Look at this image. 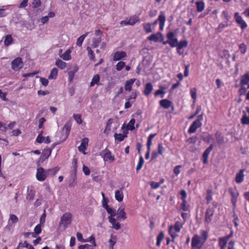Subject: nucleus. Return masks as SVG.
I'll use <instances>...</instances> for the list:
<instances>
[{
	"mask_svg": "<svg viewBox=\"0 0 249 249\" xmlns=\"http://www.w3.org/2000/svg\"><path fill=\"white\" fill-rule=\"evenodd\" d=\"M71 221L72 215L70 213H64L61 217L58 230L60 231H64L71 223Z\"/></svg>",
	"mask_w": 249,
	"mask_h": 249,
	"instance_id": "f257e3e1",
	"label": "nucleus"
},
{
	"mask_svg": "<svg viewBox=\"0 0 249 249\" xmlns=\"http://www.w3.org/2000/svg\"><path fill=\"white\" fill-rule=\"evenodd\" d=\"M183 224L179 221H176L174 226H170L169 228V233L173 238L172 242L174 241V239L178 237V235L177 232L180 231L182 228Z\"/></svg>",
	"mask_w": 249,
	"mask_h": 249,
	"instance_id": "f03ea898",
	"label": "nucleus"
},
{
	"mask_svg": "<svg viewBox=\"0 0 249 249\" xmlns=\"http://www.w3.org/2000/svg\"><path fill=\"white\" fill-rule=\"evenodd\" d=\"M203 114H201L197 117V119L195 120L190 126L188 129V133H193L196 132V130L200 127L201 125V121L203 120Z\"/></svg>",
	"mask_w": 249,
	"mask_h": 249,
	"instance_id": "7ed1b4c3",
	"label": "nucleus"
},
{
	"mask_svg": "<svg viewBox=\"0 0 249 249\" xmlns=\"http://www.w3.org/2000/svg\"><path fill=\"white\" fill-rule=\"evenodd\" d=\"M229 192L231 196V202L233 205V210H234L236 206L237 198L239 196V193L236 188H230Z\"/></svg>",
	"mask_w": 249,
	"mask_h": 249,
	"instance_id": "20e7f679",
	"label": "nucleus"
},
{
	"mask_svg": "<svg viewBox=\"0 0 249 249\" xmlns=\"http://www.w3.org/2000/svg\"><path fill=\"white\" fill-rule=\"evenodd\" d=\"M204 242H203L201 237L197 234L194 236L192 239L191 246L193 248H196L197 249H200L203 246Z\"/></svg>",
	"mask_w": 249,
	"mask_h": 249,
	"instance_id": "39448f33",
	"label": "nucleus"
},
{
	"mask_svg": "<svg viewBox=\"0 0 249 249\" xmlns=\"http://www.w3.org/2000/svg\"><path fill=\"white\" fill-rule=\"evenodd\" d=\"M22 59L20 57H17L14 59L11 62V68L15 71H19L23 67Z\"/></svg>",
	"mask_w": 249,
	"mask_h": 249,
	"instance_id": "423d86ee",
	"label": "nucleus"
},
{
	"mask_svg": "<svg viewBox=\"0 0 249 249\" xmlns=\"http://www.w3.org/2000/svg\"><path fill=\"white\" fill-rule=\"evenodd\" d=\"M48 176L47 170L45 171L42 167H39L37 169L36 174V179L40 181H43Z\"/></svg>",
	"mask_w": 249,
	"mask_h": 249,
	"instance_id": "0eeeda50",
	"label": "nucleus"
},
{
	"mask_svg": "<svg viewBox=\"0 0 249 249\" xmlns=\"http://www.w3.org/2000/svg\"><path fill=\"white\" fill-rule=\"evenodd\" d=\"M165 20H166V18L164 15V14L163 12L161 11L160 12V14L157 20H156L151 24L154 25L157 24L158 22H159L160 29V30H162L164 28V26Z\"/></svg>",
	"mask_w": 249,
	"mask_h": 249,
	"instance_id": "6e6552de",
	"label": "nucleus"
},
{
	"mask_svg": "<svg viewBox=\"0 0 249 249\" xmlns=\"http://www.w3.org/2000/svg\"><path fill=\"white\" fill-rule=\"evenodd\" d=\"M234 18L236 22L240 26L242 30H244L247 27V24L243 20L242 17L240 16L238 13L236 12L234 14Z\"/></svg>",
	"mask_w": 249,
	"mask_h": 249,
	"instance_id": "1a4fd4ad",
	"label": "nucleus"
},
{
	"mask_svg": "<svg viewBox=\"0 0 249 249\" xmlns=\"http://www.w3.org/2000/svg\"><path fill=\"white\" fill-rule=\"evenodd\" d=\"M214 212V210L213 208L209 207L207 209L205 213V222L207 224H209L211 222Z\"/></svg>",
	"mask_w": 249,
	"mask_h": 249,
	"instance_id": "9d476101",
	"label": "nucleus"
},
{
	"mask_svg": "<svg viewBox=\"0 0 249 249\" xmlns=\"http://www.w3.org/2000/svg\"><path fill=\"white\" fill-rule=\"evenodd\" d=\"M102 154L103 155V158L105 161L109 160L112 162L115 160L114 157L111 155V152L107 148L103 150Z\"/></svg>",
	"mask_w": 249,
	"mask_h": 249,
	"instance_id": "9b49d317",
	"label": "nucleus"
},
{
	"mask_svg": "<svg viewBox=\"0 0 249 249\" xmlns=\"http://www.w3.org/2000/svg\"><path fill=\"white\" fill-rule=\"evenodd\" d=\"M117 218L119 220H125L126 218V213L124 212V206H120L116 213Z\"/></svg>",
	"mask_w": 249,
	"mask_h": 249,
	"instance_id": "f8f14e48",
	"label": "nucleus"
},
{
	"mask_svg": "<svg viewBox=\"0 0 249 249\" xmlns=\"http://www.w3.org/2000/svg\"><path fill=\"white\" fill-rule=\"evenodd\" d=\"M213 149V145L212 144L207 148L203 154V162L206 164L208 162L209 155Z\"/></svg>",
	"mask_w": 249,
	"mask_h": 249,
	"instance_id": "ddd939ff",
	"label": "nucleus"
},
{
	"mask_svg": "<svg viewBox=\"0 0 249 249\" xmlns=\"http://www.w3.org/2000/svg\"><path fill=\"white\" fill-rule=\"evenodd\" d=\"M89 142V139L87 138H85L82 140V142L81 143V144L80 146L78 147V150L83 153L84 154H85V151L87 149V147L88 144Z\"/></svg>",
	"mask_w": 249,
	"mask_h": 249,
	"instance_id": "4468645a",
	"label": "nucleus"
},
{
	"mask_svg": "<svg viewBox=\"0 0 249 249\" xmlns=\"http://www.w3.org/2000/svg\"><path fill=\"white\" fill-rule=\"evenodd\" d=\"M153 89V86L151 83L149 82L146 84L143 90V94L146 96H148Z\"/></svg>",
	"mask_w": 249,
	"mask_h": 249,
	"instance_id": "2eb2a0df",
	"label": "nucleus"
},
{
	"mask_svg": "<svg viewBox=\"0 0 249 249\" xmlns=\"http://www.w3.org/2000/svg\"><path fill=\"white\" fill-rule=\"evenodd\" d=\"M160 38H161V41L163 40L162 34L160 32H158L155 34H152L148 37V39L150 41H153L157 42L159 41Z\"/></svg>",
	"mask_w": 249,
	"mask_h": 249,
	"instance_id": "dca6fc26",
	"label": "nucleus"
},
{
	"mask_svg": "<svg viewBox=\"0 0 249 249\" xmlns=\"http://www.w3.org/2000/svg\"><path fill=\"white\" fill-rule=\"evenodd\" d=\"M126 56V53L124 51H118L114 53L113 60L114 61H119Z\"/></svg>",
	"mask_w": 249,
	"mask_h": 249,
	"instance_id": "f3484780",
	"label": "nucleus"
},
{
	"mask_svg": "<svg viewBox=\"0 0 249 249\" xmlns=\"http://www.w3.org/2000/svg\"><path fill=\"white\" fill-rule=\"evenodd\" d=\"M77 160L76 159H73L72 160V167L71 171V175L73 176L74 179L76 178V172L77 169Z\"/></svg>",
	"mask_w": 249,
	"mask_h": 249,
	"instance_id": "a211bd4d",
	"label": "nucleus"
},
{
	"mask_svg": "<svg viewBox=\"0 0 249 249\" xmlns=\"http://www.w3.org/2000/svg\"><path fill=\"white\" fill-rule=\"evenodd\" d=\"M18 221V218L15 214H11L10 215V218L8 221V225L6 226V228L11 227L13 224L17 223Z\"/></svg>",
	"mask_w": 249,
	"mask_h": 249,
	"instance_id": "6ab92c4d",
	"label": "nucleus"
},
{
	"mask_svg": "<svg viewBox=\"0 0 249 249\" xmlns=\"http://www.w3.org/2000/svg\"><path fill=\"white\" fill-rule=\"evenodd\" d=\"M124 187H122L120 190H117L115 192V198L119 202H121L123 200L124 194L122 191Z\"/></svg>",
	"mask_w": 249,
	"mask_h": 249,
	"instance_id": "aec40b11",
	"label": "nucleus"
},
{
	"mask_svg": "<svg viewBox=\"0 0 249 249\" xmlns=\"http://www.w3.org/2000/svg\"><path fill=\"white\" fill-rule=\"evenodd\" d=\"M71 124L70 122L66 123L63 127V131H65V136L63 140V141L66 140L69 134L71 129Z\"/></svg>",
	"mask_w": 249,
	"mask_h": 249,
	"instance_id": "412c9836",
	"label": "nucleus"
},
{
	"mask_svg": "<svg viewBox=\"0 0 249 249\" xmlns=\"http://www.w3.org/2000/svg\"><path fill=\"white\" fill-rule=\"evenodd\" d=\"M160 104L163 108L168 109L172 106V103L170 101L167 99H162L160 101Z\"/></svg>",
	"mask_w": 249,
	"mask_h": 249,
	"instance_id": "4be33fe9",
	"label": "nucleus"
},
{
	"mask_svg": "<svg viewBox=\"0 0 249 249\" xmlns=\"http://www.w3.org/2000/svg\"><path fill=\"white\" fill-rule=\"evenodd\" d=\"M109 222L112 224V228L116 230H118L121 228V225L119 223L116 222L115 218L112 217L111 216H108V217Z\"/></svg>",
	"mask_w": 249,
	"mask_h": 249,
	"instance_id": "5701e85b",
	"label": "nucleus"
},
{
	"mask_svg": "<svg viewBox=\"0 0 249 249\" xmlns=\"http://www.w3.org/2000/svg\"><path fill=\"white\" fill-rule=\"evenodd\" d=\"M35 196V192L32 189V187H28L27 188V195L26 196V199L29 201H31L34 199Z\"/></svg>",
	"mask_w": 249,
	"mask_h": 249,
	"instance_id": "b1692460",
	"label": "nucleus"
},
{
	"mask_svg": "<svg viewBox=\"0 0 249 249\" xmlns=\"http://www.w3.org/2000/svg\"><path fill=\"white\" fill-rule=\"evenodd\" d=\"M244 170H241L240 172L236 174L235 177V181L237 183H240L244 180Z\"/></svg>",
	"mask_w": 249,
	"mask_h": 249,
	"instance_id": "393cba45",
	"label": "nucleus"
},
{
	"mask_svg": "<svg viewBox=\"0 0 249 249\" xmlns=\"http://www.w3.org/2000/svg\"><path fill=\"white\" fill-rule=\"evenodd\" d=\"M249 83V72H247L241 77L240 84L242 85H248Z\"/></svg>",
	"mask_w": 249,
	"mask_h": 249,
	"instance_id": "a878e982",
	"label": "nucleus"
},
{
	"mask_svg": "<svg viewBox=\"0 0 249 249\" xmlns=\"http://www.w3.org/2000/svg\"><path fill=\"white\" fill-rule=\"evenodd\" d=\"M71 51L70 49H68L63 54L60 55V57L64 60H70L71 58Z\"/></svg>",
	"mask_w": 249,
	"mask_h": 249,
	"instance_id": "bb28decb",
	"label": "nucleus"
},
{
	"mask_svg": "<svg viewBox=\"0 0 249 249\" xmlns=\"http://www.w3.org/2000/svg\"><path fill=\"white\" fill-rule=\"evenodd\" d=\"M78 69V67L77 66H75L73 70H71L68 71V79L70 82H71L73 79L75 73L77 72Z\"/></svg>",
	"mask_w": 249,
	"mask_h": 249,
	"instance_id": "cd10ccee",
	"label": "nucleus"
},
{
	"mask_svg": "<svg viewBox=\"0 0 249 249\" xmlns=\"http://www.w3.org/2000/svg\"><path fill=\"white\" fill-rule=\"evenodd\" d=\"M102 40L101 36L93 37L92 40V47L94 48H97Z\"/></svg>",
	"mask_w": 249,
	"mask_h": 249,
	"instance_id": "c85d7f7f",
	"label": "nucleus"
},
{
	"mask_svg": "<svg viewBox=\"0 0 249 249\" xmlns=\"http://www.w3.org/2000/svg\"><path fill=\"white\" fill-rule=\"evenodd\" d=\"M135 80L136 79L134 78L126 81L124 85V89L126 90L130 91L131 90L132 86L135 81Z\"/></svg>",
	"mask_w": 249,
	"mask_h": 249,
	"instance_id": "c756f323",
	"label": "nucleus"
},
{
	"mask_svg": "<svg viewBox=\"0 0 249 249\" xmlns=\"http://www.w3.org/2000/svg\"><path fill=\"white\" fill-rule=\"evenodd\" d=\"M201 138L203 141L209 143L212 139V136L208 133H203L201 135Z\"/></svg>",
	"mask_w": 249,
	"mask_h": 249,
	"instance_id": "7c9ffc66",
	"label": "nucleus"
},
{
	"mask_svg": "<svg viewBox=\"0 0 249 249\" xmlns=\"http://www.w3.org/2000/svg\"><path fill=\"white\" fill-rule=\"evenodd\" d=\"M196 10L198 12H201L204 10L205 8V3L203 1H197L196 3Z\"/></svg>",
	"mask_w": 249,
	"mask_h": 249,
	"instance_id": "2f4dec72",
	"label": "nucleus"
},
{
	"mask_svg": "<svg viewBox=\"0 0 249 249\" xmlns=\"http://www.w3.org/2000/svg\"><path fill=\"white\" fill-rule=\"evenodd\" d=\"M100 81V76L98 74L95 75L92 78L91 81L90 83V86L93 87L95 84L99 85Z\"/></svg>",
	"mask_w": 249,
	"mask_h": 249,
	"instance_id": "473e14b6",
	"label": "nucleus"
},
{
	"mask_svg": "<svg viewBox=\"0 0 249 249\" xmlns=\"http://www.w3.org/2000/svg\"><path fill=\"white\" fill-rule=\"evenodd\" d=\"M88 34H89V33L87 32L85 34L79 37L78 38V39H77V41H76V45L80 47L82 46V43H83L85 38H86V37L87 36Z\"/></svg>",
	"mask_w": 249,
	"mask_h": 249,
	"instance_id": "72a5a7b5",
	"label": "nucleus"
},
{
	"mask_svg": "<svg viewBox=\"0 0 249 249\" xmlns=\"http://www.w3.org/2000/svg\"><path fill=\"white\" fill-rule=\"evenodd\" d=\"M139 18L138 16H133L132 17H131L128 20V23L127 24H129L130 25H134L136 23L138 22L139 21Z\"/></svg>",
	"mask_w": 249,
	"mask_h": 249,
	"instance_id": "f704fd0d",
	"label": "nucleus"
},
{
	"mask_svg": "<svg viewBox=\"0 0 249 249\" xmlns=\"http://www.w3.org/2000/svg\"><path fill=\"white\" fill-rule=\"evenodd\" d=\"M228 241L223 237H220L218 239V244L220 249H225V246Z\"/></svg>",
	"mask_w": 249,
	"mask_h": 249,
	"instance_id": "c9c22d12",
	"label": "nucleus"
},
{
	"mask_svg": "<svg viewBox=\"0 0 249 249\" xmlns=\"http://www.w3.org/2000/svg\"><path fill=\"white\" fill-rule=\"evenodd\" d=\"M59 169L60 168L57 166L48 169L47 170L48 175L54 176L58 172Z\"/></svg>",
	"mask_w": 249,
	"mask_h": 249,
	"instance_id": "e433bc0d",
	"label": "nucleus"
},
{
	"mask_svg": "<svg viewBox=\"0 0 249 249\" xmlns=\"http://www.w3.org/2000/svg\"><path fill=\"white\" fill-rule=\"evenodd\" d=\"M58 70L56 68H53L51 71L50 74L49 76V79H55L57 75Z\"/></svg>",
	"mask_w": 249,
	"mask_h": 249,
	"instance_id": "4c0bfd02",
	"label": "nucleus"
},
{
	"mask_svg": "<svg viewBox=\"0 0 249 249\" xmlns=\"http://www.w3.org/2000/svg\"><path fill=\"white\" fill-rule=\"evenodd\" d=\"M55 65L61 70L64 69L66 66V63L59 59L56 61Z\"/></svg>",
	"mask_w": 249,
	"mask_h": 249,
	"instance_id": "58836bf2",
	"label": "nucleus"
},
{
	"mask_svg": "<svg viewBox=\"0 0 249 249\" xmlns=\"http://www.w3.org/2000/svg\"><path fill=\"white\" fill-rule=\"evenodd\" d=\"M126 137H127L126 135H124V134H121V133H120V134L115 133L114 134V138H115V140H117L119 142H121L123 141L124 140V139Z\"/></svg>",
	"mask_w": 249,
	"mask_h": 249,
	"instance_id": "ea45409f",
	"label": "nucleus"
},
{
	"mask_svg": "<svg viewBox=\"0 0 249 249\" xmlns=\"http://www.w3.org/2000/svg\"><path fill=\"white\" fill-rule=\"evenodd\" d=\"M151 25L150 23H144L142 24L143 29L146 33L152 32Z\"/></svg>",
	"mask_w": 249,
	"mask_h": 249,
	"instance_id": "a19ab883",
	"label": "nucleus"
},
{
	"mask_svg": "<svg viewBox=\"0 0 249 249\" xmlns=\"http://www.w3.org/2000/svg\"><path fill=\"white\" fill-rule=\"evenodd\" d=\"M200 233L201 234V239L203 242L205 243L208 238V232L205 230H202L200 231Z\"/></svg>",
	"mask_w": 249,
	"mask_h": 249,
	"instance_id": "79ce46f5",
	"label": "nucleus"
},
{
	"mask_svg": "<svg viewBox=\"0 0 249 249\" xmlns=\"http://www.w3.org/2000/svg\"><path fill=\"white\" fill-rule=\"evenodd\" d=\"M103 206L107 210V212L110 214V216L112 217V216H114L116 215L115 210L111 208H109L107 205L105 206L104 204H103Z\"/></svg>",
	"mask_w": 249,
	"mask_h": 249,
	"instance_id": "37998d69",
	"label": "nucleus"
},
{
	"mask_svg": "<svg viewBox=\"0 0 249 249\" xmlns=\"http://www.w3.org/2000/svg\"><path fill=\"white\" fill-rule=\"evenodd\" d=\"M13 42V38L10 35H8L6 36L4 40V44L6 46H8L12 44Z\"/></svg>",
	"mask_w": 249,
	"mask_h": 249,
	"instance_id": "c03bdc74",
	"label": "nucleus"
},
{
	"mask_svg": "<svg viewBox=\"0 0 249 249\" xmlns=\"http://www.w3.org/2000/svg\"><path fill=\"white\" fill-rule=\"evenodd\" d=\"M135 123V120L134 119H131L126 126L127 129L129 130H134L135 128V126H134Z\"/></svg>",
	"mask_w": 249,
	"mask_h": 249,
	"instance_id": "a18cd8bd",
	"label": "nucleus"
},
{
	"mask_svg": "<svg viewBox=\"0 0 249 249\" xmlns=\"http://www.w3.org/2000/svg\"><path fill=\"white\" fill-rule=\"evenodd\" d=\"M144 159H143V157L142 156H141L140 158L139 161L136 166V171L137 172L142 169V168L144 164Z\"/></svg>",
	"mask_w": 249,
	"mask_h": 249,
	"instance_id": "49530a36",
	"label": "nucleus"
},
{
	"mask_svg": "<svg viewBox=\"0 0 249 249\" xmlns=\"http://www.w3.org/2000/svg\"><path fill=\"white\" fill-rule=\"evenodd\" d=\"M87 50L88 52V55H89V57H90V59L95 61L96 60V59H95V55H94L93 51L91 50V49L89 47H88L87 48Z\"/></svg>",
	"mask_w": 249,
	"mask_h": 249,
	"instance_id": "de8ad7c7",
	"label": "nucleus"
},
{
	"mask_svg": "<svg viewBox=\"0 0 249 249\" xmlns=\"http://www.w3.org/2000/svg\"><path fill=\"white\" fill-rule=\"evenodd\" d=\"M187 41L186 40H183L178 42L177 50H181L183 48L187 47Z\"/></svg>",
	"mask_w": 249,
	"mask_h": 249,
	"instance_id": "09e8293b",
	"label": "nucleus"
},
{
	"mask_svg": "<svg viewBox=\"0 0 249 249\" xmlns=\"http://www.w3.org/2000/svg\"><path fill=\"white\" fill-rule=\"evenodd\" d=\"M164 237V234L162 232H160L158 235L157 237V242L156 245L157 246H160V245L161 242Z\"/></svg>",
	"mask_w": 249,
	"mask_h": 249,
	"instance_id": "8fccbe9b",
	"label": "nucleus"
},
{
	"mask_svg": "<svg viewBox=\"0 0 249 249\" xmlns=\"http://www.w3.org/2000/svg\"><path fill=\"white\" fill-rule=\"evenodd\" d=\"M196 92L197 90L196 88H193L190 89V94L192 98L194 100V102L196 99Z\"/></svg>",
	"mask_w": 249,
	"mask_h": 249,
	"instance_id": "3c124183",
	"label": "nucleus"
},
{
	"mask_svg": "<svg viewBox=\"0 0 249 249\" xmlns=\"http://www.w3.org/2000/svg\"><path fill=\"white\" fill-rule=\"evenodd\" d=\"M207 203H209L213 199L212 191L211 190H208L206 197Z\"/></svg>",
	"mask_w": 249,
	"mask_h": 249,
	"instance_id": "603ef678",
	"label": "nucleus"
},
{
	"mask_svg": "<svg viewBox=\"0 0 249 249\" xmlns=\"http://www.w3.org/2000/svg\"><path fill=\"white\" fill-rule=\"evenodd\" d=\"M156 135V133L151 134L149 135V136L148 137V139H147V144H146L147 146H151V145L152 144V140L155 137Z\"/></svg>",
	"mask_w": 249,
	"mask_h": 249,
	"instance_id": "864d4df0",
	"label": "nucleus"
},
{
	"mask_svg": "<svg viewBox=\"0 0 249 249\" xmlns=\"http://www.w3.org/2000/svg\"><path fill=\"white\" fill-rule=\"evenodd\" d=\"M116 236H113V235H111L110 238L109 239L108 242L109 243V245L111 248V249H113V247L114 245L116 243Z\"/></svg>",
	"mask_w": 249,
	"mask_h": 249,
	"instance_id": "5fc2aeb1",
	"label": "nucleus"
},
{
	"mask_svg": "<svg viewBox=\"0 0 249 249\" xmlns=\"http://www.w3.org/2000/svg\"><path fill=\"white\" fill-rule=\"evenodd\" d=\"M51 149L48 148L45 149L43 151V156L44 157L45 159H48L51 154Z\"/></svg>",
	"mask_w": 249,
	"mask_h": 249,
	"instance_id": "6e6d98bb",
	"label": "nucleus"
},
{
	"mask_svg": "<svg viewBox=\"0 0 249 249\" xmlns=\"http://www.w3.org/2000/svg\"><path fill=\"white\" fill-rule=\"evenodd\" d=\"M239 48L242 54H245L247 49V47L244 43L240 44Z\"/></svg>",
	"mask_w": 249,
	"mask_h": 249,
	"instance_id": "4d7b16f0",
	"label": "nucleus"
},
{
	"mask_svg": "<svg viewBox=\"0 0 249 249\" xmlns=\"http://www.w3.org/2000/svg\"><path fill=\"white\" fill-rule=\"evenodd\" d=\"M125 62L123 61H120L116 65V70L118 71H120L125 66Z\"/></svg>",
	"mask_w": 249,
	"mask_h": 249,
	"instance_id": "13d9d810",
	"label": "nucleus"
},
{
	"mask_svg": "<svg viewBox=\"0 0 249 249\" xmlns=\"http://www.w3.org/2000/svg\"><path fill=\"white\" fill-rule=\"evenodd\" d=\"M73 118L75 121L78 124H81L82 123V121L81 118V116L78 114H74L73 115Z\"/></svg>",
	"mask_w": 249,
	"mask_h": 249,
	"instance_id": "bf43d9fd",
	"label": "nucleus"
},
{
	"mask_svg": "<svg viewBox=\"0 0 249 249\" xmlns=\"http://www.w3.org/2000/svg\"><path fill=\"white\" fill-rule=\"evenodd\" d=\"M228 26V24L227 21H225V23H221L219 24L217 27V30L218 32H221L224 28L227 27Z\"/></svg>",
	"mask_w": 249,
	"mask_h": 249,
	"instance_id": "052dcab7",
	"label": "nucleus"
},
{
	"mask_svg": "<svg viewBox=\"0 0 249 249\" xmlns=\"http://www.w3.org/2000/svg\"><path fill=\"white\" fill-rule=\"evenodd\" d=\"M169 45L171 47H177L178 44V40L177 38L169 40Z\"/></svg>",
	"mask_w": 249,
	"mask_h": 249,
	"instance_id": "680f3d73",
	"label": "nucleus"
},
{
	"mask_svg": "<svg viewBox=\"0 0 249 249\" xmlns=\"http://www.w3.org/2000/svg\"><path fill=\"white\" fill-rule=\"evenodd\" d=\"M40 224H37L34 228V231L36 234H39L41 232V226Z\"/></svg>",
	"mask_w": 249,
	"mask_h": 249,
	"instance_id": "e2e57ef3",
	"label": "nucleus"
},
{
	"mask_svg": "<svg viewBox=\"0 0 249 249\" xmlns=\"http://www.w3.org/2000/svg\"><path fill=\"white\" fill-rule=\"evenodd\" d=\"M222 17L226 20V21L228 22L231 17L229 15L228 12L226 11H223L222 13Z\"/></svg>",
	"mask_w": 249,
	"mask_h": 249,
	"instance_id": "0e129e2a",
	"label": "nucleus"
},
{
	"mask_svg": "<svg viewBox=\"0 0 249 249\" xmlns=\"http://www.w3.org/2000/svg\"><path fill=\"white\" fill-rule=\"evenodd\" d=\"M32 5L34 8H38L41 5L40 0H34L32 2Z\"/></svg>",
	"mask_w": 249,
	"mask_h": 249,
	"instance_id": "69168bd1",
	"label": "nucleus"
},
{
	"mask_svg": "<svg viewBox=\"0 0 249 249\" xmlns=\"http://www.w3.org/2000/svg\"><path fill=\"white\" fill-rule=\"evenodd\" d=\"M151 188L153 189H156L158 188L160 186V183L158 182H156L154 181H152L150 183Z\"/></svg>",
	"mask_w": 249,
	"mask_h": 249,
	"instance_id": "338daca9",
	"label": "nucleus"
},
{
	"mask_svg": "<svg viewBox=\"0 0 249 249\" xmlns=\"http://www.w3.org/2000/svg\"><path fill=\"white\" fill-rule=\"evenodd\" d=\"M241 122L243 124H249V118L245 115L241 119Z\"/></svg>",
	"mask_w": 249,
	"mask_h": 249,
	"instance_id": "774afa93",
	"label": "nucleus"
}]
</instances>
